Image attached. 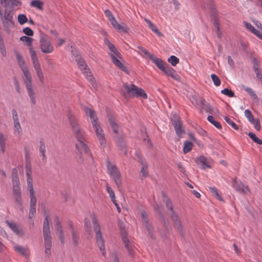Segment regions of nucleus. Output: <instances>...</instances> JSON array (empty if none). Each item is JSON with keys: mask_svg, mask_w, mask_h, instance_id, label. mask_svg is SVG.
I'll list each match as a JSON object with an SVG mask.
<instances>
[{"mask_svg": "<svg viewBox=\"0 0 262 262\" xmlns=\"http://www.w3.org/2000/svg\"><path fill=\"white\" fill-rule=\"evenodd\" d=\"M46 147L45 142L43 140H40L39 141V155L42 157L41 159L42 162L45 163L47 162V157L46 155Z\"/></svg>", "mask_w": 262, "mask_h": 262, "instance_id": "nucleus-25", "label": "nucleus"}, {"mask_svg": "<svg viewBox=\"0 0 262 262\" xmlns=\"http://www.w3.org/2000/svg\"><path fill=\"white\" fill-rule=\"evenodd\" d=\"M92 125L101 146L104 148L106 145V142L103 129L99 123H96V121H92Z\"/></svg>", "mask_w": 262, "mask_h": 262, "instance_id": "nucleus-13", "label": "nucleus"}, {"mask_svg": "<svg viewBox=\"0 0 262 262\" xmlns=\"http://www.w3.org/2000/svg\"><path fill=\"white\" fill-rule=\"evenodd\" d=\"M107 172L111 179L114 181L118 187H120L122 184L121 174L117 166L112 163L107 159L106 160Z\"/></svg>", "mask_w": 262, "mask_h": 262, "instance_id": "nucleus-8", "label": "nucleus"}, {"mask_svg": "<svg viewBox=\"0 0 262 262\" xmlns=\"http://www.w3.org/2000/svg\"><path fill=\"white\" fill-rule=\"evenodd\" d=\"M29 52L32 59L33 67L35 70L36 73L39 79V80L41 83H43L44 81L43 74L41 69L40 64L39 62L36 52L32 48H30Z\"/></svg>", "mask_w": 262, "mask_h": 262, "instance_id": "nucleus-10", "label": "nucleus"}, {"mask_svg": "<svg viewBox=\"0 0 262 262\" xmlns=\"http://www.w3.org/2000/svg\"><path fill=\"white\" fill-rule=\"evenodd\" d=\"M12 19V16L10 15L9 14H8L7 16H5V20L3 21L4 26L5 27H6L7 25L8 24L9 22L13 23Z\"/></svg>", "mask_w": 262, "mask_h": 262, "instance_id": "nucleus-60", "label": "nucleus"}, {"mask_svg": "<svg viewBox=\"0 0 262 262\" xmlns=\"http://www.w3.org/2000/svg\"><path fill=\"white\" fill-rule=\"evenodd\" d=\"M106 190L107 192L110 195V197L111 198L112 201L113 202V203H115V193L112 189V188L109 186L108 184L107 183H106Z\"/></svg>", "mask_w": 262, "mask_h": 262, "instance_id": "nucleus-44", "label": "nucleus"}, {"mask_svg": "<svg viewBox=\"0 0 262 262\" xmlns=\"http://www.w3.org/2000/svg\"><path fill=\"white\" fill-rule=\"evenodd\" d=\"M209 189L212 195L220 201H223L224 200L219 194L217 189L215 187H209Z\"/></svg>", "mask_w": 262, "mask_h": 262, "instance_id": "nucleus-32", "label": "nucleus"}, {"mask_svg": "<svg viewBox=\"0 0 262 262\" xmlns=\"http://www.w3.org/2000/svg\"><path fill=\"white\" fill-rule=\"evenodd\" d=\"M43 2L39 0H33L30 3V6L39 10H42L43 9Z\"/></svg>", "mask_w": 262, "mask_h": 262, "instance_id": "nucleus-37", "label": "nucleus"}, {"mask_svg": "<svg viewBox=\"0 0 262 262\" xmlns=\"http://www.w3.org/2000/svg\"><path fill=\"white\" fill-rule=\"evenodd\" d=\"M195 162L197 164H201V168L205 169L206 168H211V165L207 161V159L205 156H200L195 159Z\"/></svg>", "mask_w": 262, "mask_h": 262, "instance_id": "nucleus-24", "label": "nucleus"}, {"mask_svg": "<svg viewBox=\"0 0 262 262\" xmlns=\"http://www.w3.org/2000/svg\"><path fill=\"white\" fill-rule=\"evenodd\" d=\"M167 60L173 66H176L179 62V59L174 55L170 56Z\"/></svg>", "mask_w": 262, "mask_h": 262, "instance_id": "nucleus-47", "label": "nucleus"}, {"mask_svg": "<svg viewBox=\"0 0 262 262\" xmlns=\"http://www.w3.org/2000/svg\"><path fill=\"white\" fill-rule=\"evenodd\" d=\"M25 171L26 175L27 177V188H33V177L32 176V166H25Z\"/></svg>", "mask_w": 262, "mask_h": 262, "instance_id": "nucleus-21", "label": "nucleus"}, {"mask_svg": "<svg viewBox=\"0 0 262 262\" xmlns=\"http://www.w3.org/2000/svg\"><path fill=\"white\" fill-rule=\"evenodd\" d=\"M27 17L25 14H19L18 16V23L23 25L27 21Z\"/></svg>", "mask_w": 262, "mask_h": 262, "instance_id": "nucleus-56", "label": "nucleus"}, {"mask_svg": "<svg viewBox=\"0 0 262 262\" xmlns=\"http://www.w3.org/2000/svg\"><path fill=\"white\" fill-rule=\"evenodd\" d=\"M20 40L24 42H26L28 46H30L32 45L33 39L28 36H23L20 38Z\"/></svg>", "mask_w": 262, "mask_h": 262, "instance_id": "nucleus-50", "label": "nucleus"}, {"mask_svg": "<svg viewBox=\"0 0 262 262\" xmlns=\"http://www.w3.org/2000/svg\"><path fill=\"white\" fill-rule=\"evenodd\" d=\"M141 173L143 177H146L148 176L147 166L146 165H143L141 169Z\"/></svg>", "mask_w": 262, "mask_h": 262, "instance_id": "nucleus-61", "label": "nucleus"}, {"mask_svg": "<svg viewBox=\"0 0 262 262\" xmlns=\"http://www.w3.org/2000/svg\"><path fill=\"white\" fill-rule=\"evenodd\" d=\"M6 137L2 134H0V150H2L4 153L5 150V142L6 141Z\"/></svg>", "mask_w": 262, "mask_h": 262, "instance_id": "nucleus-43", "label": "nucleus"}, {"mask_svg": "<svg viewBox=\"0 0 262 262\" xmlns=\"http://www.w3.org/2000/svg\"><path fill=\"white\" fill-rule=\"evenodd\" d=\"M24 150L25 166H31V161L29 151L26 147L24 148Z\"/></svg>", "mask_w": 262, "mask_h": 262, "instance_id": "nucleus-41", "label": "nucleus"}, {"mask_svg": "<svg viewBox=\"0 0 262 262\" xmlns=\"http://www.w3.org/2000/svg\"><path fill=\"white\" fill-rule=\"evenodd\" d=\"M221 93L229 97H233L234 96V93L231 90L227 88L222 90L221 91Z\"/></svg>", "mask_w": 262, "mask_h": 262, "instance_id": "nucleus-51", "label": "nucleus"}, {"mask_svg": "<svg viewBox=\"0 0 262 262\" xmlns=\"http://www.w3.org/2000/svg\"><path fill=\"white\" fill-rule=\"evenodd\" d=\"M162 197L163 201L165 203V205L167 209L170 210L172 211L171 218L174 223L175 228L177 229L180 234L182 236H183L184 234L183 232L182 222L180 219H179L178 215L173 210L172 202L169 200L168 197L164 192H162Z\"/></svg>", "mask_w": 262, "mask_h": 262, "instance_id": "nucleus-5", "label": "nucleus"}, {"mask_svg": "<svg viewBox=\"0 0 262 262\" xmlns=\"http://www.w3.org/2000/svg\"><path fill=\"white\" fill-rule=\"evenodd\" d=\"M71 232L73 244L75 246H77L79 244L80 239L79 232L77 230H76Z\"/></svg>", "mask_w": 262, "mask_h": 262, "instance_id": "nucleus-31", "label": "nucleus"}, {"mask_svg": "<svg viewBox=\"0 0 262 262\" xmlns=\"http://www.w3.org/2000/svg\"><path fill=\"white\" fill-rule=\"evenodd\" d=\"M208 121L210 122L212 124H213L214 126H215L218 129L222 128V125L221 123L216 121L213 116H208L207 117Z\"/></svg>", "mask_w": 262, "mask_h": 262, "instance_id": "nucleus-38", "label": "nucleus"}, {"mask_svg": "<svg viewBox=\"0 0 262 262\" xmlns=\"http://www.w3.org/2000/svg\"><path fill=\"white\" fill-rule=\"evenodd\" d=\"M36 214V207L35 206H30L29 209V219H33Z\"/></svg>", "mask_w": 262, "mask_h": 262, "instance_id": "nucleus-54", "label": "nucleus"}, {"mask_svg": "<svg viewBox=\"0 0 262 262\" xmlns=\"http://www.w3.org/2000/svg\"><path fill=\"white\" fill-rule=\"evenodd\" d=\"M193 144L192 143L188 141H186L184 142V146H183V152L184 154H186L189 152L192 148Z\"/></svg>", "mask_w": 262, "mask_h": 262, "instance_id": "nucleus-42", "label": "nucleus"}, {"mask_svg": "<svg viewBox=\"0 0 262 262\" xmlns=\"http://www.w3.org/2000/svg\"><path fill=\"white\" fill-rule=\"evenodd\" d=\"M21 190H15L13 191V194L15 199L16 203L20 206L21 207L23 203L21 196Z\"/></svg>", "mask_w": 262, "mask_h": 262, "instance_id": "nucleus-30", "label": "nucleus"}, {"mask_svg": "<svg viewBox=\"0 0 262 262\" xmlns=\"http://www.w3.org/2000/svg\"><path fill=\"white\" fill-rule=\"evenodd\" d=\"M252 124L254 125L255 128L257 130H259L261 128V125L260 124V122L258 120H254V122H251Z\"/></svg>", "mask_w": 262, "mask_h": 262, "instance_id": "nucleus-63", "label": "nucleus"}, {"mask_svg": "<svg viewBox=\"0 0 262 262\" xmlns=\"http://www.w3.org/2000/svg\"><path fill=\"white\" fill-rule=\"evenodd\" d=\"M28 190L29 191L30 197V206L36 207L37 203V198L35 195L34 188H28Z\"/></svg>", "mask_w": 262, "mask_h": 262, "instance_id": "nucleus-29", "label": "nucleus"}, {"mask_svg": "<svg viewBox=\"0 0 262 262\" xmlns=\"http://www.w3.org/2000/svg\"><path fill=\"white\" fill-rule=\"evenodd\" d=\"M21 133L22 129L19 121L14 122V134L16 135L20 136Z\"/></svg>", "mask_w": 262, "mask_h": 262, "instance_id": "nucleus-39", "label": "nucleus"}, {"mask_svg": "<svg viewBox=\"0 0 262 262\" xmlns=\"http://www.w3.org/2000/svg\"><path fill=\"white\" fill-rule=\"evenodd\" d=\"M209 189L212 195L220 201H223L224 200L219 194L217 189L215 187H209Z\"/></svg>", "mask_w": 262, "mask_h": 262, "instance_id": "nucleus-33", "label": "nucleus"}, {"mask_svg": "<svg viewBox=\"0 0 262 262\" xmlns=\"http://www.w3.org/2000/svg\"><path fill=\"white\" fill-rule=\"evenodd\" d=\"M137 48L139 49L138 53L142 56H146L147 58L149 59L154 62L157 58L154 55L149 53L146 49L142 46H138Z\"/></svg>", "mask_w": 262, "mask_h": 262, "instance_id": "nucleus-23", "label": "nucleus"}, {"mask_svg": "<svg viewBox=\"0 0 262 262\" xmlns=\"http://www.w3.org/2000/svg\"><path fill=\"white\" fill-rule=\"evenodd\" d=\"M211 78L212 79V81L213 82L215 86H219L221 84V80L219 77L215 75V74H212L211 75Z\"/></svg>", "mask_w": 262, "mask_h": 262, "instance_id": "nucleus-53", "label": "nucleus"}, {"mask_svg": "<svg viewBox=\"0 0 262 262\" xmlns=\"http://www.w3.org/2000/svg\"><path fill=\"white\" fill-rule=\"evenodd\" d=\"M116 140L117 142L118 146L120 147V149L124 151L125 155L126 154V151L125 150L124 147L125 146V142L122 138H118L116 139Z\"/></svg>", "mask_w": 262, "mask_h": 262, "instance_id": "nucleus-46", "label": "nucleus"}, {"mask_svg": "<svg viewBox=\"0 0 262 262\" xmlns=\"http://www.w3.org/2000/svg\"><path fill=\"white\" fill-rule=\"evenodd\" d=\"M118 31L123 32V33H127L129 28L125 24H120L119 26L117 29Z\"/></svg>", "mask_w": 262, "mask_h": 262, "instance_id": "nucleus-55", "label": "nucleus"}, {"mask_svg": "<svg viewBox=\"0 0 262 262\" xmlns=\"http://www.w3.org/2000/svg\"><path fill=\"white\" fill-rule=\"evenodd\" d=\"M149 27L154 33L157 34L158 36H161L162 35V33L159 31L157 27L153 23L151 24Z\"/></svg>", "mask_w": 262, "mask_h": 262, "instance_id": "nucleus-57", "label": "nucleus"}, {"mask_svg": "<svg viewBox=\"0 0 262 262\" xmlns=\"http://www.w3.org/2000/svg\"><path fill=\"white\" fill-rule=\"evenodd\" d=\"M23 31L26 35L29 36H32L34 35L33 30L29 27L24 28Z\"/></svg>", "mask_w": 262, "mask_h": 262, "instance_id": "nucleus-58", "label": "nucleus"}, {"mask_svg": "<svg viewBox=\"0 0 262 262\" xmlns=\"http://www.w3.org/2000/svg\"><path fill=\"white\" fill-rule=\"evenodd\" d=\"M83 110L85 114L90 117V119H91L92 123L93 121H96V123H99L98 122V118L96 116L95 112L94 110L88 107H84Z\"/></svg>", "mask_w": 262, "mask_h": 262, "instance_id": "nucleus-28", "label": "nucleus"}, {"mask_svg": "<svg viewBox=\"0 0 262 262\" xmlns=\"http://www.w3.org/2000/svg\"><path fill=\"white\" fill-rule=\"evenodd\" d=\"M55 222H56V224H55V227L56 231L58 233L63 232V230L62 229V226H61V222L58 220V217H56Z\"/></svg>", "mask_w": 262, "mask_h": 262, "instance_id": "nucleus-52", "label": "nucleus"}, {"mask_svg": "<svg viewBox=\"0 0 262 262\" xmlns=\"http://www.w3.org/2000/svg\"><path fill=\"white\" fill-rule=\"evenodd\" d=\"M76 61L79 68L82 71L85 77L89 80L92 86L96 89L97 88V84L96 83L95 78L91 73L90 69L86 64L84 60H83L80 56H76Z\"/></svg>", "mask_w": 262, "mask_h": 262, "instance_id": "nucleus-9", "label": "nucleus"}, {"mask_svg": "<svg viewBox=\"0 0 262 262\" xmlns=\"http://www.w3.org/2000/svg\"><path fill=\"white\" fill-rule=\"evenodd\" d=\"M244 89L245 91H246L251 97V98L254 100H255L256 102L258 101V98L257 97V96L255 94V92L250 88L244 86Z\"/></svg>", "mask_w": 262, "mask_h": 262, "instance_id": "nucleus-35", "label": "nucleus"}, {"mask_svg": "<svg viewBox=\"0 0 262 262\" xmlns=\"http://www.w3.org/2000/svg\"><path fill=\"white\" fill-rule=\"evenodd\" d=\"M153 63L166 75L177 81L180 80V77L177 72L168 63L164 62L161 59L157 58Z\"/></svg>", "mask_w": 262, "mask_h": 262, "instance_id": "nucleus-7", "label": "nucleus"}, {"mask_svg": "<svg viewBox=\"0 0 262 262\" xmlns=\"http://www.w3.org/2000/svg\"><path fill=\"white\" fill-rule=\"evenodd\" d=\"M252 63L253 68L256 75V78L262 83V73L260 69L259 62L256 58H253L252 59Z\"/></svg>", "mask_w": 262, "mask_h": 262, "instance_id": "nucleus-19", "label": "nucleus"}, {"mask_svg": "<svg viewBox=\"0 0 262 262\" xmlns=\"http://www.w3.org/2000/svg\"><path fill=\"white\" fill-rule=\"evenodd\" d=\"M122 239L124 243V246L126 248L128 254L133 256L134 253V250L133 248L132 245L129 242L125 233H122Z\"/></svg>", "mask_w": 262, "mask_h": 262, "instance_id": "nucleus-22", "label": "nucleus"}, {"mask_svg": "<svg viewBox=\"0 0 262 262\" xmlns=\"http://www.w3.org/2000/svg\"><path fill=\"white\" fill-rule=\"evenodd\" d=\"M200 108L205 110V111L208 113H212L214 111L213 107L209 103H207L205 100H204V102L202 103Z\"/></svg>", "mask_w": 262, "mask_h": 262, "instance_id": "nucleus-34", "label": "nucleus"}, {"mask_svg": "<svg viewBox=\"0 0 262 262\" xmlns=\"http://www.w3.org/2000/svg\"><path fill=\"white\" fill-rule=\"evenodd\" d=\"M204 100L203 98H197L196 96H193L191 99V101L193 104L200 108L202 103L204 102Z\"/></svg>", "mask_w": 262, "mask_h": 262, "instance_id": "nucleus-40", "label": "nucleus"}, {"mask_svg": "<svg viewBox=\"0 0 262 262\" xmlns=\"http://www.w3.org/2000/svg\"><path fill=\"white\" fill-rule=\"evenodd\" d=\"M13 249L16 252L25 257H27L29 255V250L28 248L15 245L13 246Z\"/></svg>", "mask_w": 262, "mask_h": 262, "instance_id": "nucleus-26", "label": "nucleus"}, {"mask_svg": "<svg viewBox=\"0 0 262 262\" xmlns=\"http://www.w3.org/2000/svg\"><path fill=\"white\" fill-rule=\"evenodd\" d=\"M108 120H109L110 124L113 132L115 134H117L118 132V125H117V123H116L115 119H114V118L112 116H108Z\"/></svg>", "mask_w": 262, "mask_h": 262, "instance_id": "nucleus-36", "label": "nucleus"}, {"mask_svg": "<svg viewBox=\"0 0 262 262\" xmlns=\"http://www.w3.org/2000/svg\"><path fill=\"white\" fill-rule=\"evenodd\" d=\"M224 119L228 124L232 126V128L235 130H238V127L237 125L228 117L226 116L224 118Z\"/></svg>", "mask_w": 262, "mask_h": 262, "instance_id": "nucleus-49", "label": "nucleus"}, {"mask_svg": "<svg viewBox=\"0 0 262 262\" xmlns=\"http://www.w3.org/2000/svg\"><path fill=\"white\" fill-rule=\"evenodd\" d=\"M12 181L13 191L15 190H21L17 170L16 168H13L12 170Z\"/></svg>", "mask_w": 262, "mask_h": 262, "instance_id": "nucleus-18", "label": "nucleus"}, {"mask_svg": "<svg viewBox=\"0 0 262 262\" xmlns=\"http://www.w3.org/2000/svg\"><path fill=\"white\" fill-rule=\"evenodd\" d=\"M15 55L18 66L23 73L24 78L31 76L28 67L26 65V62L21 54L18 52H15Z\"/></svg>", "mask_w": 262, "mask_h": 262, "instance_id": "nucleus-15", "label": "nucleus"}, {"mask_svg": "<svg viewBox=\"0 0 262 262\" xmlns=\"http://www.w3.org/2000/svg\"><path fill=\"white\" fill-rule=\"evenodd\" d=\"M12 117L13 122L19 121L17 111L15 109H12Z\"/></svg>", "mask_w": 262, "mask_h": 262, "instance_id": "nucleus-59", "label": "nucleus"}, {"mask_svg": "<svg viewBox=\"0 0 262 262\" xmlns=\"http://www.w3.org/2000/svg\"><path fill=\"white\" fill-rule=\"evenodd\" d=\"M153 63L166 75L177 81L180 80V77L177 72L168 63L164 62L161 59L157 58Z\"/></svg>", "mask_w": 262, "mask_h": 262, "instance_id": "nucleus-6", "label": "nucleus"}, {"mask_svg": "<svg viewBox=\"0 0 262 262\" xmlns=\"http://www.w3.org/2000/svg\"><path fill=\"white\" fill-rule=\"evenodd\" d=\"M91 218L93 225L94 231L95 233V238L97 244L102 252L103 256H106V252L105 250L104 241L103 238L102 234L101 232V227L98 223L97 219L95 214H91Z\"/></svg>", "mask_w": 262, "mask_h": 262, "instance_id": "nucleus-3", "label": "nucleus"}, {"mask_svg": "<svg viewBox=\"0 0 262 262\" xmlns=\"http://www.w3.org/2000/svg\"><path fill=\"white\" fill-rule=\"evenodd\" d=\"M248 135L254 142L259 145L262 144V140L257 137L255 134L249 132Z\"/></svg>", "mask_w": 262, "mask_h": 262, "instance_id": "nucleus-45", "label": "nucleus"}, {"mask_svg": "<svg viewBox=\"0 0 262 262\" xmlns=\"http://www.w3.org/2000/svg\"><path fill=\"white\" fill-rule=\"evenodd\" d=\"M40 49L42 53L48 54L54 50V47L46 36H41L39 40Z\"/></svg>", "mask_w": 262, "mask_h": 262, "instance_id": "nucleus-14", "label": "nucleus"}, {"mask_svg": "<svg viewBox=\"0 0 262 262\" xmlns=\"http://www.w3.org/2000/svg\"><path fill=\"white\" fill-rule=\"evenodd\" d=\"M171 121L174 126L176 134L178 137H181L185 133V131L182 126V123L180 118L176 116L174 119L171 118Z\"/></svg>", "mask_w": 262, "mask_h": 262, "instance_id": "nucleus-17", "label": "nucleus"}, {"mask_svg": "<svg viewBox=\"0 0 262 262\" xmlns=\"http://www.w3.org/2000/svg\"><path fill=\"white\" fill-rule=\"evenodd\" d=\"M123 88L126 90V93L131 97L141 96L143 98H147V96L144 91L136 86L134 84H127L124 83Z\"/></svg>", "mask_w": 262, "mask_h": 262, "instance_id": "nucleus-11", "label": "nucleus"}, {"mask_svg": "<svg viewBox=\"0 0 262 262\" xmlns=\"http://www.w3.org/2000/svg\"><path fill=\"white\" fill-rule=\"evenodd\" d=\"M24 82L32 105L36 103V96L33 88L31 76L24 78Z\"/></svg>", "mask_w": 262, "mask_h": 262, "instance_id": "nucleus-12", "label": "nucleus"}, {"mask_svg": "<svg viewBox=\"0 0 262 262\" xmlns=\"http://www.w3.org/2000/svg\"><path fill=\"white\" fill-rule=\"evenodd\" d=\"M104 42L109 49L111 53L110 55L111 57L112 61L113 63L117 66L118 68L121 69L122 71L126 72L127 69L125 66L119 60L120 57V53L118 51L117 49L113 45L108 39L105 38Z\"/></svg>", "mask_w": 262, "mask_h": 262, "instance_id": "nucleus-4", "label": "nucleus"}, {"mask_svg": "<svg viewBox=\"0 0 262 262\" xmlns=\"http://www.w3.org/2000/svg\"><path fill=\"white\" fill-rule=\"evenodd\" d=\"M5 223L15 234L18 236L24 235V231L17 223L9 220H6Z\"/></svg>", "mask_w": 262, "mask_h": 262, "instance_id": "nucleus-16", "label": "nucleus"}, {"mask_svg": "<svg viewBox=\"0 0 262 262\" xmlns=\"http://www.w3.org/2000/svg\"><path fill=\"white\" fill-rule=\"evenodd\" d=\"M14 86H15V90L17 91V92L18 93H20V89L19 83L16 77H15L14 78Z\"/></svg>", "mask_w": 262, "mask_h": 262, "instance_id": "nucleus-62", "label": "nucleus"}, {"mask_svg": "<svg viewBox=\"0 0 262 262\" xmlns=\"http://www.w3.org/2000/svg\"><path fill=\"white\" fill-rule=\"evenodd\" d=\"M141 216L142 218V223L145 226L148 232L149 235L151 238H153L152 235V227L151 225L149 223V220L146 212L145 211H142L141 212Z\"/></svg>", "mask_w": 262, "mask_h": 262, "instance_id": "nucleus-20", "label": "nucleus"}, {"mask_svg": "<svg viewBox=\"0 0 262 262\" xmlns=\"http://www.w3.org/2000/svg\"><path fill=\"white\" fill-rule=\"evenodd\" d=\"M244 24L246 28L249 30L251 32L252 31H254V27L250 23L247 22V21H244Z\"/></svg>", "mask_w": 262, "mask_h": 262, "instance_id": "nucleus-64", "label": "nucleus"}, {"mask_svg": "<svg viewBox=\"0 0 262 262\" xmlns=\"http://www.w3.org/2000/svg\"><path fill=\"white\" fill-rule=\"evenodd\" d=\"M233 186L234 188L238 191L243 193H247V192H249L248 187L245 186L241 182H237L236 181H234L233 183Z\"/></svg>", "mask_w": 262, "mask_h": 262, "instance_id": "nucleus-27", "label": "nucleus"}, {"mask_svg": "<svg viewBox=\"0 0 262 262\" xmlns=\"http://www.w3.org/2000/svg\"><path fill=\"white\" fill-rule=\"evenodd\" d=\"M43 235L45 256L49 258L52 254V241L49 226V216L46 215L43 224Z\"/></svg>", "mask_w": 262, "mask_h": 262, "instance_id": "nucleus-2", "label": "nucleus"}, {"mask_svg": "<svg viewBox=\"0 0 262 262\" xmlns=\"http://www.w3.org/2000/svg\"><path fill=\"white\" fill-rule=\"evenodd\" d=\"M68 120L72 133L78 141L76 144V148L80 151L89 153L90 149L85 143L84 131L81 128L77 119L73 115L69 114Z\"/></svg>", "mask_w": 262, "mask_h": 262, "instance_id": "nucleus-1", "label": "nucleus"}, {"mask_svg": "<svg viewBox=\"0 0 262 262\" xmlns=\"http://www.w3.org/2000/svg\"><path fill=\"white\" fill-rule=\"evenodd\" d=\"M245 115L250 123L254 122L255 118L254 116L249 110L247 109L245 111Z\"/></svg>", "mask_w": 262, "mask_h": 262, "instance_id": "nucleus-48", "label": "nucleus"}]
</instances>
